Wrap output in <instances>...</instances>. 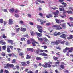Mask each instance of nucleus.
<instances>
[{
    "label": "nucleus",
    "instance_id": "nucleus-24",
    "mask_svg": "<svg viewBox=\"0 0 73 73\" xmlns=\"http://www.w3.org/2000/svg\"><path fill=\"white\" fill-rule=\"evenodd\" d=\"M53 14H54L55 15H56L54 16V17H58V15H58V14L56 12L55 13H52Z\"/></svg>",
    "mask_w": 73,
    "mask_h": 73
},
{
    "label": "nucleus",
    "instance_id": "nucleus-54",
    "mask_svg": "<svg viewBox=\"0 0 73 73\" xmlns=\"http://www.w3.org/2000/svg\"><path fill=\"white\" fill-rule=\"evenodd\" d=\"M7 22L5 21H3V24L4 26H5V25H6V24H7Z\"/></svg>",
    "mask_w": 73,
    "mask_h": 73
},
{
    "label": "nucleus",
    "instance_id": "nucleus-39",
    "mask_svg": "<svg viewBox=\"0 0 73 73\" xmlns=\"http://www.w3.org/2000/svg\"><path fill=\"white\" fill-rule=\"evenodd\" d=\"M2 38H6L7 37H6V36L5 35V34H3V35L2 36Z\"/></svg>",
    "mask_w": 73,
    "mask_h": 73
},
{
    "label": "nucleus",
    "instance_id": "nucleus-34",
    "mask_svg": "<svg viewBox=\"0 0 73 73\" xmlns=\"http://www.w3.org/2000/svg\"><path fill=\"white\" fill-rule=\"evenodd\" d=\"M38 39L39 40V41H43V39L42 38H39V37H37Z\"/></svg>",
    "mask_w": 73,
    "mask_h": 73
},
{
    "label": "nucleus",
    "instance_id": "nucleus-57",
    "mask_svg": "<svg viewBox=\"0 0 73 73\" xmlns=\"http://www.w3.org/2000/svg\"><path fill=\"white\" fill-rule=\"evenodd\" d=\"M64 72L66 73H69V71L68 70H66L64 71Z\"/></svg>",
    "mask_w": 73,
    "mask_h": 73
},
{
    "label": "nucleus",
    "instance_id": "nucleus-60",
    "mask_svg": "<svg viewBox=\"0 0 73 73\" xmlns=\"http://www.w3.org/2000/svg\"><path fill=\"white\" fill-rule=\"evenodd\" d=\"M26 63H27V64H30V62L29 60H28L26 62Z\"/></svg>",
    "mask_w": 73,
    "mask_h": 73
},
{
    "label": "nucleus",
    "instance_id": "nucleus-21",
    "mask_svg": "<svg viewBox=\"0 0 73 73\" xmlns=\"http://www.w3.org/2000/svg\"><path fill=\"white\" fill-rule=\"evenodd\" d=\"M60 37L62 38H65L66 37V35L64 34H63L62 35H61L60 36Z\"/></svg>",
    "mask_w": 73,
    "mask_h": 73
},
{
    "label": "nucleus",
    "instance_id": "nucleus-12",
    "mask_svg": "<svg viewBox=\"0 0 73 73\" xmlns=\"http://www.w3.org/2000/svg\"><path fill=\"white\" fill-rule=\"evenodd\" d=\"M61 3L62 4V5H64L63 6L64 7V8H66V6H67L68 5L66 3H65V2H61Z\"/></svg>",
    "mask_w": 73,
    "mask_h": 73
},
{
    "label": "nucleus",
    "instance_id": "nucleus-9",
    "mask_svg": "<svg viewBox=\"0 0 73 73\" xmlns=\"http://www.w3.org/2000/svg\"><path fill=\"white\" fill-rule=\"evenodd\" d=\"M9 22L8 23L9 24V25H12V24H13V21L12 19H10L9 20Z\"/></svg>",
    "mask_w": 73,
    "mask_h": 73
},
{
    "label": "nucleus",
    "instance_id": "nucleus-32",
    "mask_svg": "<svg viewBox=\"0 0 73 73\" xmlns=\"http://www.w3.org/2000/svg\"><path fill=\"white\" fill-rule=\"evenodd\" d=\"M17 49L18 50V53H22L21 52V49H20V48H18Z\"/></svg>",
    "mask_w": 73,
    "mask_h": 73
},
{
    "label": "nucleus",
    "instance_id": "nucleus-40",
    "mask_svg": "<svg viewBox=\"0 0 73 73\" xmlns=\"http://www.w3.org/2000/svg\"><path fill=\"white\" fill-rule=\"evenodd\" d=\"M4 73H9V71L8 70L5 69L4 72Z\"/></svg>",
    "mask_w": 73,
    "mask_h": 73
},
{
    "label": "nucleus",
    "instance_id": "nucleus-42",
    "mask_svg": "<svg viewBox=\"0 0 73 73\" xmlns=\"http://www.w3.org/2000/svg\"><path fill=\"white\" fill-rule=\"evenodd\" d=\"M6 45L5 46H3L2 47V48L3 50H5L6 49Z\"/></svg>",
    "mask_w": 73,
    "mask_h": 73
},
{
    "label": "nucleus",
    "instance_id": "nucleus-22",
    "mask_svg": "<svg viewBox=\"0 0 73 73\" xmlns=\"http://www.w3.org/2000/svg\"><path fill=\"white\" fill-rule=\"evenodd\" d=\"M43 39L44 41H45V42H47V41H48V38H47L46 37H44L43 38Z\"/></svg>",
    "mask_w": 73,
    "mask_h": 73
},
{
    "label": "nucleus",
    "instance_id": "nucleus-13",
    "mask_svg": "<svg viewBox=\"0 0 73 73\" xmlns=\"http://www.w3.org/2000/svg\"><path fill=\"white\" fill-rule=\"evenodd\" d=\"M69 49H70V48L66 47L65 49L63 50L64 53H66V52L67 50H69Z\"/></svg>",
    "mask_w": 73,
    "mask_h": 73
},
{
    "label": "nucleus",
    "instance_id": "nucleus-1",
    "mask_svg": "<svg viewBox=\"0 0 73 73\" xmlns=\"http://www.w3.org/2000/svg\"><path fill=\"white\" fill-rule=\"evenodd\" d=\"M12 68L13 69H14V70L16 69V68L15 67V65H14L9 63L7 64L6 66H5L4 67L5 69H7V68Z\"/></svg>",
    "mask_w": 73,
    "mask_h": 73
},
{
    "label": "nucleus",
    "instance_id": "nucleus-63",
    "mask_svg": "<svg viewBox=\"0 0 73 73\" xmlns=\"http://www.w3.org/2000/svg\"><path fill=\"white\" fill-rule=\"evenodd\" d=\"M0 73H3V70L1 69L0 71Z\"/></svg>",
    "mask_w": 73,
    "mask_h": 73
},
{
    "label": "nucleus",
    "instance_id": "nucleus-49",
    "mask_svg": "<svg viewBox=\"0 0 73 73\" xmlns=\"http://www.w3.org/2000/svg\"><path fill=\"white\" fill-rule=\"evenodd\" d=\"M19 23H20V24H21V25H23V24H24V22H23V21H19Z\"/></svg>",
    "mask_w": 73,
    "mask_h": 73
},
{
    "label": "nucleus",
    "instance_id": "nucleus-26",
    "mask_svg": "<svg viewBox=\"0 0 73 73\" xmlns=\"http://www.w3.org/2000/svg\"><path fill=\"white\" fill-rule=\"evenodd\" d=\"M27 51H31L32 52H33V49L31 48H29L27 49Z\"/></svg>",
    "mask_w": 73,
    "mask_h": 73
},
{
    "label": "nucleus",
    "instance_id": "nucleus-25",
    "mask_svg": "<svg viewBox=\"0 0 73 73\" xmlns=\"http://www.w3.org/2000/svg\"><path fill=\"white\" fill-rule=\"evenodd\" d=\"M46 17H47V18H50V17H52V16H53V15H52L50 14H48V15H46Z\"/></svg>",
    "mask_w": 73,
    "mask_h": 73
},
{
    "label": "nucleus",
    "instance_id": "nucleus-61",
    "mask_svg": "<svg viewBox=\"0 0 73 73\" xmlns=\"http://www.w3.org/2000/svg\"><path fill=\"white\" fill-rule=\"evenodd\" d=\"M56 49H59V50H61V48H60V47H56Z\"/></svg>",
    "mask_w": 73,
    "mask_h": 73
},
{
    "label": "nucleus",
    "instance_id": "nucleus-48",
    "mask_svg": "<svg viewBox=\"0 0 73 73\" xmlns=\"http://www.w3.org/2000/svg\"><path fill=\"white\" fill-rule=\"evenodd\" d=\"M23 37H28V35L27 34H26L25 35H23Z\"/></svg>",
    "mask_w": 73,
    "mask_h": 73
},
{
    "label": "nucleus",
    "instance_id": "nucleus-27",
    "mask_svg": "<svg viewBox=\"0 0 73 73\" xmlns=\"http://www.w3.org/2000/svg\"><path fill=\"white\" fill-rule=\"evenodd\" d=\"M66 12L68 14H72V11L70 10V11H67Z\"/></svg>",
    "mask_w": 73,
    "mask_h": 73
},
{
    "label": "nucleus",
    "instance_id": "nucleus-10",
    "mask_svg": "<svg viewBox=\"0 0 73 73\" xmlns=\"http://www.w3.org/2000/svg\"><path fill=\"white\" fill-rule=\"evenodd\" d=\"M35 34L36 35L38 36V37H41L42 35V34L41 33H38V32H36Z\"/></svg>",
    "mask_w": 73,
    "mask_h": 73
},
{
    "label": "nucleus",
    "instance_id": "nucleus-23",
    "mask_svg": "<svg viewBox=\"0 0 73 73\" xmlns=\"http://www.w3.org/2000/svg\"><path fill=\"white\" fill-rule=\"evenodd\" d=\"M59 10L61 11H63V12L64 11H65V9H64V8H62L60 7L59 8Z\"/></svg>",
    "mask_w": 73,
    "mask_h": 73
},
{
    "label": "nucleus",
    "instance_id": "nucleus-33",
    "mask_svg": "<svg viewBox=\"0 0 73 73\" xmlns=\"http://www.w3.org/2000/svg\"><path fill=\"white\" fill-rule=\"evenodd\" d=\"M53 59L55 61H57V59H58V57L54 56L53 57Z\"/></svg>",
    "mask_w": 73,
    "mask_h": 73
},
{
    "label": "nucleus",
    "instance_id": "nucleus-51",
    "mask_svg": "<svg viewBox=\"0 0 73 73\" xmlns=\"http://www.w3.org/2000/svg\"><path fill=\"white\" fill-rule=\"evenodd\" d=\"M15 13H18V12H19V10H18V9H16L15 11Z\"/></svg>",
    "mask_w": 73,
    "mask_h": 73
},
{
    "label": "nucleus",
    "instance_id": "nucleus-20",
    "mask_svg": "<svg viewBox=\"0 0 73 73\" xmlns=\"http://www.w3.org/2000/svg\"><path fill=\"white\" fill-rule=\"evenodd\" d=\"M62 27H63V28H64V29H65V28L66 27V23H64L62 24Z\"/></svg>",
    "mask_w": 73,
    "mask_h": 73
},
{
    "label": "nucleus",
    "instance_id": "nucleus-3",
    "mask_svg": "<svg viewBox=\"0 0 73 73\" xmlns=\"http://www.w3.org/2000/svg\"><path fill=\"white\" fill-rule=\"evenodd\" d=\"M37 28L38 29V31L40 33H42L43 32V29H42V27L40 25H38L37 26Z\"/></svg>",
    "mask_w": 73,
    "mask_h": 73
},
{
    "label": "nucleus",
    "instance_id": "nucleus-31",
    "mask_svg": "<svg viewBox=\"0 0 73 73\" xmlns=\"http://www.w3.org/2000/svg\"><path fill=\"white\" fill-rule=\"evenodd\" d=\"M30 33L31 36H34L35 35V33H34V32L33 31L31 32Z\"/></svg>",
    "mask_w": 73,
    "mask_h": 73
},
{
    "label": "nucleus",
    "instance_id": "nucleus-56",
    "mask_svg": "<svg viewBox=\"0 0 73 73\" xmlns=\"http://www.w3.org/2000/svg\"><path fill=\"white\" fill-rule=\"evenodd\" d=\"M32 44L33 45V46H36V44L34 43L33 42H32Z\"/></svg>",
    "mask_w": 73,
    "mask_h": 73
},
{
    "label": "nucleus",
    "instance_id": "nucleus-43",
    "mask_svg": "<svg viewBox=\"0 0 73 73\" xmlns=\"http://www.w3.org/2000/svg\"><path fill=\"white\" fill-rule=\"evenodd\" d=\"M3 19H0V23L1 24H3Z\"/></svg>",
    "mask_w": 73,
    "mask_h": 73
},
{
    "label": "nucleus",
    "instance_id": "nucleus-50",
    "mask_svg": "<svg viewBox=\"0 0 73 73\" xmlns=\"http://www.w3.org/2000/svg\"><path fill=\"white\" fill-rule=\"evenodd\" d=\"M55 63V65H58L60 64V62L59 61H58L56 62Z\"/></svg>",
    "mask_w": 73,
    "mask_h": 73
},
{
    "label": "nucleus",
    "instance_id": "nucleus-29",
    "mask_svg": "<svg viewBox=\"0 0 73 73\" xmlns=\"http://www.w3.org/2000/svg\"><path fill=\"white\" fill-rule=\"evenodd\" d=\"M73 38V35H70V36L68 38V39H72V38Z\"/></svg>",
    "mask_w": 73,
    "mask_h": 73
},
{
    "label": "nucleus",
    "instance_id": "nucleus-58",
    "mask_svg": "<svg viewBox=\"0 0 73 73\" xmlns=\"http://www.w3.org/2000/svg\"><path fill=\"white\" fill-rule=\"evenodd\" d=\"M67 25H69V27H71V26H72V24L70 25V24L68 22L67 23Z\"/></svg>",
    "mask_w": 73,
    "mask_h": 73
},
{
    "label": "nucleus",
    "instance_id": "nucleus-53",
    "mask_svg": "<svg viewBox=\"0 0 73 73\" xmlns=\"http://www.w3.org/2000/svg\"><path fill=\"white\" fill-rule=\"evenodd\" d=\"M50 24H50V23H46V25H47V26H49L50 25Z\"/></svg>",
    "mask_w": 73,
    "mask_h": 73
},
{
    "label": "nucleus",
    "instance_id": "nucleus-64",
    "mask_svg": "<svg viewBox=\"0 0 73 73\" xmlns=\"http://www.w3.org/2000/svg\"><path fill=\"white\" fill-rule=\"evenodd\" d=\"M49 72H48V71L45 70L44 72H43V73H48Z\"/></svg>",
    "mask_w": 73,
    "mask_h": 73
},
{
    "label": "nucleus",
    "instance_id": "nucleus-19",
    "mask_svg": "<svg viewBox=\"0 0 73 73\" xmlns=\"http://www.w3.org/2000/svg\"><path fill=\"white\" fill-rule=\"evenodd\" d=\"M51 43H52V44H53V45H57V44L56 43V41H52L51 42Z\"/></svg>",
    "mask_w": 73,
    "mask_h": 73
},
{
    "label": "nucleus",
    "instance_id": "nucleus-62",
    "mask_svg": "<svg viewBox=\"0 0 73 73\" xmlns=\"http://www.w3.org/2000/svg\"><path fill=\"white\" fill-rule=\"evenodd\" d=\"M27 73H33V72L31 70L29 71Z\"/></svg>",
    "mask_w": 73,
    "mask_h": 73
},
{
    "label": "nucleus",
    "instance_id": "nucleus-8",
    "mask_svg": "<svg viewBox=\"0 0 73 73\" xmlns=\"http://www.w3.org/2000/svg\"><path fill=\"white\" fill-rule=\"evenodd\" d=\"M48 63H46L43 64L42 65V66L45 68H48Z\"/></svg>",
    "mask_w": 73,
    "mask_h": 73
},
{
    "label": "nucleus",
    "instance_id": "nucleus-18",
    "mask_svg": "<svg viewBox=\"0 0 73 73\" xmlns=\"http://www.w3.org/2000/svg\"><path fill=\"white\" fill-rule=\"evenodd\" d=\"M36 60H37V61H40V60H42V58L40 57H37L36 58Z\"/></svg>",
    "mask_w": 73,
    "mask_h": 73
},
{
    "label": "nucleus",
    "instance_id": "nucleus-55",
    "mask_svg": "<svg viewBox=\"0 0 73 73\" xmlns=\"http://www.w3.org/2000/svg\"><path fill=\"white\" fill-rule=\"evenodd\" d=\"M19 56H24V53H21L19 54Z\"/></svg>",
    "mask_w": 73,
    "mask_h": 73
},
{
    "label": "nucleus",
    "instance_id": "nucleus-46",
    "mask_svg": "<svg viewBox=\"0 0 73 73\" xmlns=\"http://www.w3.org/2000/svg\"><path fill=\"white\" fill-rule=\"evenodd\" d=\"M14 16H15V17H19V15L16 14H15Z\"/></svg>",
    "mask_w": 73,
    "mask_h": 73
},
{
    "label": "nucleus",
    "instance_id": "nucleus-30",
    "mask_svg": "<svg viewBox=\"0 0 73 73\" xmlns=\"http://www.w3.org/2000/svg\"><path fill=\"white\" fill-rule=\"evenodd\" d=\"M55 21H56V23H58V24L60 23V20H59L58 19L56 18L55 19Z\"/></svg>",
    "mask_w": 73,
    "mask_h": 73
},
{
    "label": "nucleus",
    "instance_id": "nucleus-2",
    "mask_svg": "<svg viewBox=\"0 0 73 73\" xmlns=\"http://www.w3.org/2000/svg\"><path fill=\"white\" fill-rule=\"evenodd\" d=\"M53 28H55L56 30H61L62 29V27H60V25H54L52 26Z\"/></svg>",
    "mask_w": 73,
    "mask_h": 73
},
{
    "label": "nucleus",
    "instance_id": "nucleus-41",
    "mask_svg": "<svg viewBox=\"0 0 73 73\" xmlns=\"http://www.w3.org/2000/svg\"><path fill=\"white\" fill-rule=\"evenodd\" d=\"M1 55H2L3 57H4V56H5V54L4 52H2L1 53Z\"/></svg>",
    "mask_w": 73,
    "mask_h": 73
},
{
    "label": "nucleus",
    "instance_id": "nucleus-14",
    "mask_svg": "<svg viewBox=\"0 0 73 73\" xmlns=\"http://www.w3.org/2000/svg\"><path fill=\"white\" fill-rule=\"evenodd\" d=\"M61 35V33L60 32H58L57 33L56 32H55L54 33V36H57V35Z\"/></svg>",
    "mask_w": 73,
    "mask_h": 73
},
{
    "label": "nucleus",
    "instance_id": "nucleus-47",
    "mask_svg": "<svg viewBox=\"0 0 73 73\" xmlns=\"http://www.w3.org/2000/svg\"><path fill=\"white\" fill-rule=\"evenodd\" d=\"M69 19L70 20V21H73V17H71L69 18Z\"/></svg>",
    "mask_w": 73,
    "mask_h": 73
},
{
    "label": "nucleus",
    "instance_id": "nucleus-36",
    "mask_svg": "<svg viewBox=\"0 0 73 73\" xmlns=\"http://www.w3.org/2000/svg\"><path fill=\"white\" fill-rule=\"evenodd\" d=\"M20 28H16L15 30H16V33L17 32H19V31H20Z\"/></svg>",
    "mask_w": 73,
    "mask_h": 73
},
{
    "label": "nucleus",
    "instance_id": "nucleus-15",
    "mask_svg": "<svg viewBox=\"0 0 73 73\" xmlns=\"http://www.w3.org/2000/svg\"><path fill=\"white\" fill-rule=\"evenodd\" d=\"M7 42L9 44L11 43V44H13V41L12 40H7Z\"/></svg>",
    "mask_w": 73,
    "mask_h": 73
},
{
    "label": "nucleus",
    "instance_id": "nucleus-28",
    "mask_svg": "<svg viewBox=\"0 0 73 73\" xmlns=\"http://www.w3.org/2000/svg\"><path fill=\"white\" fill-rule=\"evenodd\" d=\"M7 51L8 53H11V51L10 50V48L9 47L7 48Z\"/></svg>",
    "mask_w": 73,
    "mask_h": 73
},
{
    "label": "nucleus",
    "instance_id": "nucleus-17",
    "mask_svg": "<svg viewBox=\"0 0 73 73\" xmlns=\"http://www.w3.org/2000/svg\"><path fill=\"white\" fill-rule=\"evenodd\" d=\"M21 31L22 32H25L26 31V28H22L21 29Z\"/></svg>",
    "mask_w": 73,
    "mask_h": 73
},
{
    "label": "nucleus",
    "instance_id": "nucleus-16",
    "mask_svg": "<svg viewBox=\"0 0 73 73\" xmlns=\"http://www.w3.org/2000/svg\"><path fill=\"white\" fill-rule=\"evenodd\" d=\"M26 59H31V56L28 54L26 55Z\"/></svg>",
    "mask_w": 73,
    "mask_h": 73
},
{
    "label": "nucleus",
    "instance_id": "nucleus-52",
    "mask_svg": "<svg viewBox=\"0 0 73 73\" xmlns=\"http://www.w3.org/2000/svg\"><path fill=\"white\" fill-rule=\"evenodd\" d=\"M40 52V50H36V54H39Z\"/></svg>",
    "mask_w": 73,
    "mask_h": 73
},
{
    "label": "nucleus",
    "instance_id": "nucleus-59",
    "mask_svg": "<svg viewBox=\"0 0 73 73\" xmlns=\"http://www.w3.org/2000/svg\"><path fill=\"white\" fill-rule=\"evenodd\" d=\"M9 56V57H12V54H8Z\"/></svg>",
    "mask_w": 73,
    "mask_h": 73
},
{
    "label": "nucleus",
    "instance_id": "nucleus-38",
    "mask_svg": "<svg viewBox=\"0 0 73 73\" xmlns=\"http://www.w3.org/2000/svg\"><path fill=\"white\" fill-rule=\"evenodd\" d=\"M39 15L40 16H41V17H43V14H42V13L39 12Z\"/></svg>",
    "mask_w": 73,
    "mask_h": 73
},
{
    "label": "nucleus",
    "instance_id": "nucleus-35",
    "mask_svg": "<svg viewBox=\"0 0 73 73\" xmlns=\"http://www.w3.org/2000/svg\"><path fill=\"white\" fill-rule=\"evenodd\" d=\"M12 63H13V64H16V60L15 59H14L12 60Z\"/></svg>",
    "mask_w": 73,
    "mask_h": 73
},
{
    "label": "nucleus",
    "instance_id": "nucleus-11",
    "mask_svg": "<svg viewBox=\"0 0 73 73\" xmlns=\"http://www.w3.org/2000/svg\"><path fill=\"white\" fill-rule=\"evenodd\" d=\"M9 11L11 13H13L15 11V9H14V8H12L10 9Z\"/></svg>",
    "mask_w": 73,
    "mask_h": 73
},
{
    "label": "nucleus",
    "instance_id": "nucleus-45",
    "mask_svg": "<svg viewBox=\"0 0 73 73\" xmlns=\"http://www.w3.org/2000/svg\"><path fill=\"white\" fill-rule=\"evenodd\" d=\"M45 35L46 36V37H48V38H51L50 36H49V35H47L46 34H45Z\"/></svg>",
    "mask_w": 73,
    "mask_h": 73
},
{
    "label": "nucleus",
    "instance_id": "nucleus-37",
    "mask_svg": "<svg viewBox=\"0 0 73 73\" xmlns=\"http://www.w3.org/2000/svg\"><path fill=\"white\" fill-rule=\"evenodd\" d=\"M60 68L61 69H65V66H64V65L63 64H62L60 66Z\"/></svg>",
    "mask_w": 73,
    "mask_h": 73
},
{
    "label": "nucleus",
    "instance_id": "nucleus-4",
    "mask_svg": "<svg viewBox=\"0 0 73 73\" xmlns=\"http://www.w3.org/2000/svg\"><path fill=\"white\" fill-rule=\"evenodd\" d=\"M65 42V41H62L61 40H56V44H57V45H58V44H59V43L63 44H64Z\"/></svg>",
    "mask_w": 73,
    "mask_h": 73
},
{
    "label": "nucleus",
    "instance_id": "nucleus-6",
    "mask_svg": "<svg viewBox=\"0 0 73 73\" xmlns=\"http://www.w3.org/2000/svg\"><path fill=\"white\" fill-rule=\"evenodd\" d=\"M39 55L42 56H44V57H47L48 56V54L45 52H41L40 54Z\"/></svg>",
    "mask_w": 73,
    "mask_h": 73
},
{
    "label": "nucleus",
    "instance_id": "nucleus-7",
    "mask_svg": "<svg viewBox=\"0 0 73 73\" xmlns=\"http://www.w3.org/2000/svg\"><path fill=\"white\" fill-rule=\"evenodd\" d=\"M20 63L22 64V66H27V64L26 63V62H21Z\"/></svg>",
    "mask_w": 73,
    "mask_h": 73
},
{
    "label": "nucleus",
    "instance_id": "nucleus-44",
    "mask_svg": "<svg viewBox=\"0 0 73 73\" xmlns=\"http://www.w3.org/2000/svg\"><path fill=\"white\" fill-rule=\"evenodd\" d=\"M27 43L28 44H31V42H30V40H28L27 41Z\"/></svg>",
    "mask_w": 73,
    "mask_h": 73
},
{
    "label": "nucleus",
    "instance_id": "nucleus-5",
    "mask_svg": "<svg viewBox=\"0 0 73 73\" xmlns=\"http://www.w3.org/2000/svg\"><path fill=\"white\" fill-rule=\"evenodd\" d=\"M37 21H40L41 22V24L42 25H44V23H46V21H43V20H41L39 18H37Z\"/></svg>",
    "mask_w": 73,
    "mask_h": 73
}]
</instances>
